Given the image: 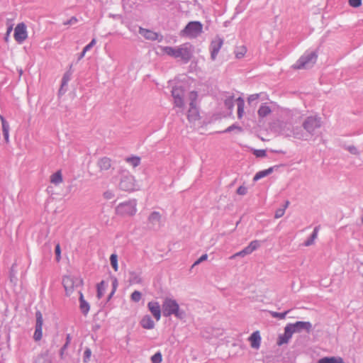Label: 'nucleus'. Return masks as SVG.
<instances>
[{
	"label": "nucleus",
	"mask_w": 363,
	"mask_h": 363,
	"mask_svg": "<svg viewBox=\"0 0 363 363\" xmlns=\"http://www.w3.org/2000/svg\"><path fill=\"white\" fill-rule=\"evenodd\" d=\"M253 154L257 157H264L266 156V151L264 150H254Z\"/></svg>",
	"instance_id": "e433bc0d"
},
{
	"label": "nucleus",
	"mask_w": 363,
	"mask_h": 363,
	"mask_svg": "<svg viewBox=\"0 0 363 363\" xmlns=\"http://www.w3.org/2000/svg\"><path fill=\"white\" fill-rule=\"evenodd\" d=\"M50 182L51 184L57 186L62 183L63 177L62 170H57L55 173L50 175Z\"/></svg>",
	"instance_id": "412c9836"
},
{
	"label": "nucleus",
	"mask_w": 363,
	"mask_h": 363,
	"mask_svg": "<svg viewBox=\"0 0 363 363\" xmlns=\"http://www.w3.org/2000/svg\"><path fill=\"white\" fill-rule=\"evenodd\" d=\"M223 40L220 37H216L211 42L210 45L211 58L215 60L222 48Z\"/></svg>",
	"instance_id": "2eb2a0df"
},
{
	"label": "nucleus",
	"mask_w": 363,
	"mask_h": 363,
	"mask_svg": "<svg viewBox=\"0 0 363 363\" xmlns=\"http://www.w3.org/2000/svg\"><path fill=\"white\" fill-rule=\"evenodd\" d=\"M320 121L316 117H308L303 123V128L309 133H313L315 129L320 128Z\"/></svg>",
	"instance_id": "4468645a"
},
{
	"label": "nucleus",
	"mask_w": 363,
	"mask_h": 363,
	"mask_svg": "<svg viewBox=\"0 0 363 363\" xmlns=\"http://www.w3.org/2000/svg\"><path fill=\"white\" fill-rule=\"evenodd\" d=\"M96 39H92V40L84 48V52L89 50L96 44Z\"/></svg>",
	"instance_id": "a18cd8bd"
},
{
	"label": "nucleus",
	"mask_w": 363,
	"mask_h": 363,
	"mask_svg": "<svg viewBox=\"0 0 363 363\" xmlns=\"http://www.w3.org/2000/svg\"><path fill=\"white\" fill-rule=\"evenodd\" d=\"M0 120L1 122L2 132H3V135H4L5 141L6 143H9V129H10L9 124L1 115H0Z\"/></svg>",
	"instance_id": "6ab92c4d"
},
{
	"label": "nucleus",
	"mask_w": 363,
	"mask_h": 363,
	"mask_svg": "<svg viewBox=\"0 0 363 363\" xmlns=\"http://www.w3.org/2000/svg\"><path fill=\"white\" fill-rule=\"evenodd\" d=\"M317 60V55L314 52L304 54L292 66L295 69H306L315 64Z\"/></svg>",
	"instance_id": "7ed1b4c3"
},
{
	"label": "nucleus",
	"mask_w": 363,
	"mask_h": 363,
	"mask_svg": "<svg viewBox=\"0 0 363 363\" xmlns=\"http://www.w3.org/2000/svg\"><path fill=\"white\" fill-rule=\"evenodd\" d=\"M349 4L352 7L357 8L362 5V0H349Z\"/></svg>",
	"instance_id": "a19ab883"
},
{
	"label": "nucleus",
	"mask_w": 363,
	"mask_h": 363,
	"mask_svg": "<svg viewBox=\"0 0 363 363\" xmlns=\"http://www.w3.org/2000/svg\"><path fill=\"white\" fill-rule=\"evenodd\" d=\"M107 286H108V284L104 281H101L97 285V297H98V298H101L104 296V292L107 288Z\"/></svg>",
	"instance_id": "a878e982"
},
{
	"label": "nucleus",
	"mask_w": 363,
	"mask_h": 363,
	"mask_svg": "<svg viewBox=\"0 0 363 363\" xmlns=\"http://www.w3.org/2000/svg\"><path fill=\"white\" fill-rule=\"evenodd\" d=\"M287 313H288V311H285L284 313H277V312H273L272 314V316L274 318H279V319H284V318H285Z\"/></svg>",
	"instance_id": "37998d69"
},
{
	"label": "nucleus",
	"mask_w": 363,
	"mask_h": 363,
	"mask_svg": "<svg viewBox=\"0 0 363 363\" xmlns=\"http://www.w3.org/2000/svg\"><path fill=\"white\" fill-rule=\"evenodd\" d=\"M126 162L130 163L133 167L140 164V159L138 157H132L126 159Z\"/></svg>",
	"instance_id": "473e14b6"
},
{
	"label": "nucleus",
	"mask_w": 363,
	"mask_h": 363,
	"mask_svg": "<svg viewBox=\"0 0 363 363\" xmlns=\"http://www.w3.org/2000/svg\"><path fill=\"white\" fill-rule=\"evenodd\" d=\"M163 315L166 317L174 315L179 317V306L177 301L172 298H165L162 303Z\"/></svg>",
	"instance_id": "423d86ee"
},
{
	"label": "nucleus",
	"mask_w": 363,
	"mask_h": 363,
	"mask_svg": "<svg viewBox=\"0 0 363 363\" xmlns=\"http://www.w3.org/2000/svg\"><path fill=\"white\" fill-rule=\"evenodd\" d=\"M235 104L238 108V118L241 119L244 115V100L240 97L235 99L233 96H230L225 100V106L230 111L233 110Z\"/></svg>",
	"instance_id": "1a4fd4ad"
},
{
	"label": "nucleus",
	"mask_w": 363,
	"mask_h": 363,
	"mask_svg": "<svg viewBox=\"0 0 363 363\" xmlns=\"http://www.w3.org/2000/svg\"><path fill=\"white\" fill-rule=\"evenodd\" d=\"M247 255H249V254H248L246 248L245 247L242 250H241V251L234 254L233 255H232L230 257V259H234L235 257H239V256L244 257V256H245Z\"/></svg>",
	"instance_id": "58836bf2"
},
{
	"label": "nucleus",
	"mask_w": 363,
	"mask_h": 363,
	"mask_svg": "<svg viewBox=\"0 0 363 363\" xmlns=\"http://www.w3.org/2000/svg\"><path fill=\"white\" fill-rule=\"evenodd\" d=\"M234 130H237L239 132H241L242 130L241 127H240V126H238L237 125H232L229 126L228 128H227L223 131V133L230 132V131Z\"/></svg>",
	"instance_id": "4c0bfd02"
},
{
	"label": "nucleus",
	"mask_w": 363,
	"mask_h": 363,
	"mask_svg": "<svg viewBox=\"0 0 363 363\" xmlns=\"http://www.w3.org/2000/svg\"><path fill=\"white\" fill-rule=\"evenodd\" d=\"M91 354V352L89 349H87L84 352V362H86L89 359Z\"/></svg>",
	"instance_id": "de8ad7c7"
},
{
	"label": "nucleus",
	"mask_w": 363,
	"mask_h": 363,
	"mask_svg": "<svg viewBox=\"0 0 363 363\" xmlns=\"http://www.w3.org/2000/svg\"><path fill=\"white\" fill-rule=\"evenodd\" d=\"M103 196L106 200L112 199L114 197V192L111 190H107L103 194Z\"/></svg>",
	"instance_id": "c9c22d12"
},
{
	"label": "nucleus",
	"mask_w": 363,
	"mask_h": 363,
	"mask_svg": "<svg viewBox=\"0 0 363 363\" xmlns=\"http://www.w3.org/2000/svg\"><path fill=\"white\" fill-rule=\"evenodd\" d=\"M291 335L288 334L286 328H284V334L279 337V340L277 344L279 345H281L283 344L287 343L289 339L291 337Z\"/></svg>",
	"instance_id": "cd10ccee"
},
{
	"label": "nucleus",
	"mask_w": 363,
	"mask_h": 363,
	"mask_svg": "<svg viewBox=\"0 0 363 363\" xmlns=\"http://www.w3.org/2000/svg\"><path fill=\"white\" fill-rule=\"evenodd\" d=\"M147 308L157 321L161 318V308L158 302L150 301L147 303Z\"/></svg>",
	"instance_id": "dca6fc26"
},
{
	"label": "nucleus",
	"mask_w": 363,
	"mask_h": 363,
	"mask_svg": "<svg viewBox=\"0 0 363 363\" xmlns=\"http://www.w3.org/2000/svg\"><path fill=\"white\" fill-rule=\"evenodd\" d=\"M99 165L101 169L107 170L111 166V161L110 159L104 157L99 161Z\"/></svg>",
	"instance_id": "bb28decb"
},
{
	"label": "nucleus",
	"mask_w": 363,
	"mask_h": 363,
	"mask_svg": "<svg viewBox=\"0 0 363 363\" xmlns=\"http://www.w3.org/2000/svg\"><path fill=\"white\" fill-rule=\"evenodd\" d=\"M198 93L192 91L188 94L189 109L186 113V117L189 123H195L200 120L201 116L197 106Z\"/></svg>",
	"instance_id": "f03ea898"
},
{
	"label": "nucleus",
	"mask_w": 363,
	"mask_h": 363,
	"mask_svg": "<svg viewBox=\"0 0 363 363\" xmlns=\"http://www.w3.org/2000/svg\"><path fill=\"white\" fill-rule=\"evenodd\" d=\"M318 230H319V227H315L311 236V238H313L314 240H315V239L317 238Z\"/></svg>",
	"instance_id": "09e8293b"
},
{
	"label": "nucleus",
	"mask_w": 363,
	"mask_h": 363,
	"mask_svg": "<svg viewBox=\"0 0 363 363\" xmlns=\"http://www.w3.org/2000/svg\"><path fill=\"white\" fill-rule=\"evenodd\" d=\"M273 172V167H269V169L258 172L254 177L253 180L257 181L269 174H271Z\"/></svg>",
	"instance_id": "b1692460"
},
{
	"label": "nucleus",
	"mask_w": 363,
	"mask_h": 363,
	"mask_svg": "<svg viewBox=\"0 0 363 363\" xmlns=\"http://www.w3.org/2000/svg\"><path fill=\"white\" fill-rule=\"evenodd\" d=\"M62 284L67 296H71L74 290L82 284V280L70 275H65L62 278Z\"/></svg>",
	"instance_id": "39448f33"
},
{
	"label": "nucleus",
	"mask_w": 363,
	"mask_h": 363,
	"mask_svg": "<svg viewBox=\"0 0 363 363\" xmlns=\"http://www.w3.org/2000/svg\"><path fill=\"white\" fill-rule=\"evenodd\" d=\"M312 328L311 323L310 322L305 321H297L293 324H288L285 328L288 334H291V335L296 333H300L302 330H306L309 332Z\"/></svg>",
	"instance_id": "9d476101"
},
{
	"label": "nucleus",
	"mask_w": 363,
	"mask_h": 363,
	"mask_svg": "<svg viewBox=\"0 0 363 363\" xmlns=\"http://www.w3.org/2000/svg\"><path fill=\"white\" fill-rule=\"evenodd\" d=\"M271 112V109L269 106L263 105L258 110V114L261 117H264L269 114Z\"/></svg>",
	"instance_id": "c756f323"
},
{
	"label": "nucleus",
	"mask_w": 363,
	"mask_h": 363,
	"mask_svg": "<svg viewBox=\"0 0 363 363\" xmlns=\"http://www.w3.org/2000/svg\"><path fill=\"white\" fill-rule=\"evenodd\" d=\"M162 361V353L160 352H156L151 357L152 363H161Z\"/></svg>",
	"instance_id": "72a5a7b5"
},
{
	"label": "nucleus",
	"mask_w": 363,
	"mask_h": 363,
	"mask_svg": "<svg viewBox=\"0 0 363 363\" xmlns=\"http://www.w3.org/2000/svg\"><path fill=\"white\" fill-rule=\"evenodd\" d=\"M247 52V48L244 45H240L236 47L235 50V57L238 59H241L245 57V54Z\"/></svg>",
	"instance_id": "393cba45"
},
{
	"label": "nucleus",
	"mask_w": 363,
	"mask_h": 363,
	"mask_svg": "<svg viewBox=\"0 0 363 363\" xmlns=\"http://www.w3.org/2000/svg\"><path fill=\"white\" fill-rule=\"evenodd\" d=\"M161 219V215L158 212H153L150 214L149 217V220L152 223H155L160 222Z\"/></svg>",
	"instance_id": "2f4dec72"
},
{
	"label": "nucleus",
	"mask_w": 363,
	"mask_h": 363,
	"mask_svg": "<svg viewBox=\"0 0 363 363\" xmlns=\"http://www.w3.org/2000/svg\"><path fill=\"white\" fill-rule=\"evenodd\" d=\"M289 203V202L286 201L285 208H286L288 206Z\"/></svg>",
	"instance_id": "864d4df0"
},
{
	"label": "nucleus",
	"mask_w": 363,
	"mask_h": 363,
	"mask_svg": "<svg viewBox=\"0 0 363 363\" xmlns=\"http://www.w3.org/2000/svg\"><path fill=\"white\" fill-rule=\"evenodd\" d=\"M118 187L122 191H131L135 189L136 182L134 177L129 174H123L121 177Z\"/></svg>",
	"instance_id": "6e6552de"
},
{
	"label": "nucleus",
	"mask_w": 363,
	"mask_h": 363,
	"mask_svg": "<svg viewBox=\"0 0 363 363\" xmlns=\"http://www.w3.org/2000/svg\"><path fill=\"white\" fill-rule=\"evenodd\" d=\"M285 213V208L278 209L275 212L274 217L276 218H279L284 216Z\"/></svg>",
	"instance_id": "c03bdc74"
},
{
	"label": "nucleus",
	"mask_w": 363,
	"mask_h": 363,
	"mask_svg": "<svg viewBox=\"0 0 363 363\" xmlns=\"http://www.w3.org/2000/svg\"><path fill=\"white\" fill-rule=\"evenodd\" d=\"M259 246V242L257 240L252 241L245 248L248 254H251L253 251L257 250Z\"/></svg>",
	"instance_id": "c85d7f7f"
},
{
	"label": "nucleus",
	"mask_w": 363,
	"mask_h": 363,
	"mask_svg": "<svg viewBox=\"0 0 363 363\" xmlns=\"http://www.w3.org/2000/svg\"><path fill=\"white\" fill-rule=\"evenodd\" d=\"M162 52L170 57L179 58L184 62H188L192 57L193 46L189 43L182 44L178 47L165 46L161 48Z\"/></svg>",
	"instance_id": "f257e3e1"
},
{
	"label": "nucleus",
	"mask_w": 363,
	"mask_h": 363,
	"mask_svg": "<svg viewBox=\"0 0 363 363\" xmlns=\"http://www.w3.org/2000/svg\"><path fill=\"white\" fill-rule=\"evenodd\" d=\"M55 251L56 255V260L57 262H59L61 259V249L60 244L56 245Z\"/></svg>",
	"instance_id": "ea45409f"
},
{
	"label": "nucleus",
	"mask_w": 363,
	"mask_h": 363,
	"mask_svg": "<svg viewBox=\"0 0 363 363\" xmlns=\"http://www.w3.org/2000/svg\"><path fill=\"white\" fill-rule=\"evenodd\" d=\"M131 300L134 302H138L140 301L142 298V294L138 291H134L131 296H130Z\"/></svg>",
	"instance_id": "f704fd0d"
},
{
	"label": "nucleus",
	"mask_w": 363,
	"mask_h": 363,
	"mask_svg": "<svg viewBox=\"0 0 363 363\" xmlns=\"http://www.w3.org/2000/svg\"><path fill=\"white\" fill-rule=\"evenodd\" d=\"M207 258H208V255L206 254L203 255L198 260H196L194 262V266L197 265L199 263H201V262L206 260Z\"/></svg>",
	"instance_id": "49530a36"
},
{
	"label": "nucleus",
	"mask_w": 363,
	"mask_h": 363,
	"mask_svg": "<svg viewBox=\"0 0 363 363\" xmlns=\"http://www.w3.org/2000/svg\"><path fill=\"white\" fill-rule=\"evenodd\" d=\"M36 317V324H35V330L33 335V338L35 341H39L41 340L43 337V315L40 311H37L35 313Z\"/></svg>",
	"instance_id": "ddd939ff"
},
{
	"label": "nucleus",
	"mask_w": 363,
	"mask_h": 363,
	"mask_svg": "<svg viewBox=\"0 0 363 363\" xmlns=\"http://www.w3.org/2000/svg\"><path fill=\"white\" fill-rule=\"evenodd\" d=\"M111 264L114 269L115 272H117L118 269V256L116 254H112L110 257Z\"/></svg>",
	"instance_id": "7c9ffc66"
},
{
	"label": "nucleus",
	"mask_w": 363,
	"mask_h": 363,
	"mask_svg": "<svg viewBox=\"0 0 363 363\" xmlns=\"http://www.w3.org/2000/svg\"><path fill=\"white\" fill-rule=\"evenodd\" d=\"M140 325L143 328L147 330L153 329L155 327V323L153 320L148 315H146L143 317V318L140 320Z\"/></svg>",
	"instance_id": "aec40b11"
},
{
	"label": "nucleus",
	"mask_w": 363,
	"mask_h": 363,
	"mask_svg": "<svg viewBox=\"0 0 363 363\" xmlns=\"http://www.w3.org/2000/svg\"><path fill=\"white\" fill-rule=\"evenodd\" d=\"M139 33L147 40H155L158 38V34L157 33L143 28H140Z\"/></svg>",
	"instance_id": "a211bd4d"
},
{
	"label": "nucleus",
	"mask_w": 363,
	"mask_h": 363,
	"mask_svg": "<svg viewBox=\"0 0 363 363\" xmlns=\"http://www.w3.org/2000/svg\"><path fill=\"white\" fill-rule=\"evenodd\" d=\"M13 37L18 43H22L28 38L27 27L25 23H21L16 25L14 29Z\"/></svg>",
	"instance_id": "f8f14e48"
},
{
	"label": "nucleus",
	"mask_w": 363,
	"mask_h": 363,
	"mask_svg": "<svg viewBox=\"0 0 363 363\" xmlns=\"http://www.w3.org/2000/svg\"><path fill=\"white\" fill-rule=\"evenodd\" d=\"M116 213L121 216H131L136 213L135 201L123 202L117 206Z\"/></svg>",
	"instance_id": "0eeeda50"
},
{
	"label": "nucleus",
	"mask_w": 363,
	"mask_h": 363,
	"mask_svg": "<svg viewBox=\"0 0 363 363\" xmlns=\"http://www.w3.org/2000/svg\"><path fill=\"white\" fill-rule=\"evenodd\" d=\"M250 345L252 348L258 349L260 347L261 336L259 331L254 332L249 337Z\"/></svg>",
	"instance_id": "f3484780"
},
{
	"label": "nucleus",
	"mask_w": 363,
	"mask_h": 363,
	"mask_svg": "<svg viewBox=\"0 0 363 363\" xmlns=\"http://www.w3.org/2000/svg\"><path fill=\"white\" fill-rule=\"evenodd\" d=\"M80 309L84 314L88 313L89 311V305L86 303L82 292H79Z\"/></svg>",
	"instance_id": "5701e85b"
},
{
	"label": "nucleus",
	"mask_w": 363,
	"mask_h": 363,
	"mask_svg": "<svg viewBox=\"0 0 363 363\" xmlns=\"http://www.w3.org/2000/svg\"><path fill=\"white\" fill-rule=\"evenodd\" d=\"M247 192V188L245 186H240L237 189V194L239 195H245Z\"/></svg>",
	"instance_id": "79ce46f5"
},
{
	"label": "nucleus",
	"mask_w": 363,
	"mask_h": 363,
	"mask_svg": "<svg viewBox=\"0 0 363 363\" xmlns=\"http://www.w3.org/2000/svg\"><path fill=\"white\" fill-rule=\"evenodd\" d=\"M86 52H84V49H83V51H82V52L81 53L80 58H82V57L85 55V53H86Z\"/></svg>",
	"instance_id": "3c124183"
},
{
	"label": "nucleus",
	"mask_w": 363,
	"mask_h": 363,
	"mask_svg": "<svg viewBox=\"0 0 363 363\" xmlns=\"http://www.w3.org/2000/svg\"><path fill=\"white\" fill-rule=\"evenodd\" d=\"M314 242H315V240L313 238H311V237L309 239H308L305 242L304 245H305V246H310V245H313L314 243Z\"/></svg>",
	"instance_id": "8fccbe9b"
},
{
	"label": "nucleus",
	"mask_w": 363,
	"mask_h": 363,
	"mask_svg": "<svg viewBox=\"0 0 363 363\" xmlns=\"http://www.w3.org/2000/svg\"><path fill=\"white\" fill-rule=\"evenodd\" d=\"M203 25L199 21L189 22L181 31V35L189 38H196L202 33Z\"/></svg>",
	"instance_id": "20e7f679"
},
{
	"label": "nucleus",
	"mask_w": 363,
	"mask_h": 363,
	"mask_svg": "<svg viewBox=\"0 0 363 363\" xmlns=\"http://www.w3.org/2000/svg\"><path fill=\"white\" fill-rule=\"evenodd\" d=\"M317 363H344V361L341 357H332L320 359Z\"/></svg>",
	"instance_id": "4be33fe9"
},
{
	"label": "nucleus",
	"mask_w": 363,
	"mask_h": 363,
	"mask_svg": "<svg viewBox=\"0 0 363 363\" xmlns=\"http://www.w3.org/2000/svg\"><path fill=\"white\" fill-rule=\"evenodd\" d=\"M11 30H12V27L11 26V27H9V28H8V30H7V35H9V34L10 33V32L11 31Z\"/></svg>",
	"instance_id": "603ef678"
},
{
	"label": "nucleus",
	"mask_w": 363,
	"mask_h": 363,
	"mask_svg": "<svg viewBox=\"0 0 363 363\" xmlns=\"http://www.w3.org/2000/svg\"><path fill=\"white\" fill-rule=\"evenodd\" d=\"M185 90L182 86H175L172 89V96L174 105L179 108L184 107Z\"/></svg>",
	"instance_id": "9b49d317"
}]
</instances>
